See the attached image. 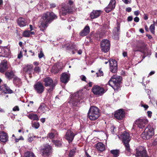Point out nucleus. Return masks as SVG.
Segmentation results:
<instances>
[{
	"instance_id": "30",
	"label": "nucleus",
	"mask_w": 157,
	"mask_h": 157,
	"mask_svg": "<svg viewBox=\"0 0 157 157\" xmlns=\"http://www.w3.org/2000/svg\"><path fill=\"white\" fill-rule=\"evenodd\" d=\"M46 107L44 103H41L38 109V111L40 113H44L46 111Z\"/></svg>"
},
{
	"instance_id": "45",
	"label": "nucleus",
	"mask_w": 157,
	"mask_h": 157,
	"mask_svg": "<svg viewBox=\"0 0 157 157\" xmlns=\"http://www.w3.org/2000/svg\"><path fill=\"white\" fill-rule=\"evenodd\" d=\"M96 74L97 77L102 76L103 75V72L101 70H99L98 72L96 73Z\"/></svg>"
},
{
	"instance_id": "44",
	"label": "nucleus",
	"mask_w": 157,
	"mask_h": 157,
	"mask_svg": "<svg viewBox=\"0 0 157 157\" xmlns=\"http://www.w3.org/2000/svg\"><path fill=\"white\" fill-rule=\"evenodd\" d=\"M56 133H54L52 132L49 133L48 134V136L49 138L51 139H52L54 138L55 135L56 134Z\"/></svg>"
},
{
	"instance_id": "13",
	"label": "nucleus",
	"mask_w": 157,
	"mask_h": 157,
	"mask_svg": "<svg viewBox=\"0 0 157 157\" xmlns=\"http://www.w3.org/2000/svg\"><path fill=\"white\" fill-rule=\"evenodd\" d=\"M34 89L39 94L43 93L44 90V86L43 84L40 82H36L34 86Z\"/></svg>"
},
{
	"instance_id": "22",
	"label": "nucleus",
	"mask_w": 157,
	"mask_h": 157,
	"mask_svg": "<svg viewBox=\"0 0 157 157\" xmlns=\"http://www.w3.org/2000/svg\"><path fill=\"white\" fill-rule=\"evenodd\" d=\"M61 66L58 63H55L52 67L51 72L54 73H57L61 69Z\"/></svg>"
},
{
	"instance_id": "61",
	"label": "nucleus",
	"mask_w": 157,
	"mask_h": 157,
	"mask_svg": "<svg viewBox=\"0 0 157 157\" xmlns=\"http://www.w3.org/2000/svg\"><path fill=\"white\" fill-rule=\"evenodd\" d=\"M134 21L136 22H138L139 21V18L138 17H136L134 18Z\"/></svg>"
},
{
	"instance_id": "17",
	"label": "nucleus",
	"mask_w": 157,
	"mask_h": 157,
	"mask_svg": "<svg viewBox=\"0 0 157 157\" xmlns=\"http://www.w3.org/2000/svg\"><path fill=\"white\" fill-rule=\"evenodd\" d=\"M115 0H111L105 9V11L107 13H109L113 10L115 8Z\"/></svg>"
},
{
	"instance_id": "20",
	"label": "nucleus",
	"mask_w": 157,
	"mask_h": 157,
	"mask_svg": "<svg viewBox=\"0 0 157 157\" xmlns=\"http://www.w3.org/2000/svg\"><path fill=\"white\" fill-rule=\"evenodd\" d=\"M43 81L44 82V85L46 87L50 86L54 84L52 80L50 77H48L44 78Z\"/></svg>"
},
{
	"instance_id": "38",
	"label": "nucleus",
	"mask_w": 157,
	"mask_h": 157,
	"mask_svg": "<svg viewBox=\"0 0 157 157\" xmlns=\"http://www.w3.org/2000/svg\"><path fill=\"white\" fill-rule=\"evenodd\" d=\"M30 31L28 30H25L23 33V36L25 37H29L30 36Z\"/></svg>"
},
{
	"instance_id": "39",
	"label": "nucleus",
	"mask_w": 157,
	"mask_h": 157,
	"mask_svg": "<svg viewBox=\"0 0 157 157\" xmlns=\"http://www.w3.org/2000/svg\"><path fill=\"white\" fill-rule=\"evenodd\" d=\"M41 71L40 68L38 66H36L34 68L33 74L37 73L38 74Z\"/></svg>"
},
{
	"instance_id": "46",
	"label": "nucleus",
	"mask_w": 157,
	"mask_h": 157,
	"mask_svg": "<svg viewBox=\"0 0 157 157\" xmlns=\"http://www.w3.org/2000/svg\"><path fill=\"white\" fill-rule=\"evenodd\" d=\"M49 86L50 87V88L48 90V93H50L52 92L53 89L54 88L55 86V85H52V86Z\"/></svg>"
},
{
	"instance_id": "9",
	"label": "nucleus",
	"mask_w": 157,
	"mask_h": 157,
	"mask_svg": "<svg viewBox=\"0 0 157 157\" xmlns=\"http://www.w3.org/2000/svg\"><path fill=\"white\" fill-rule=\"evenodd\" d=\"M92 91L94 94L98 96L102 95L105 92L103 88L98 85L94 86L92 89Z\"/></svg>"
},
{
	"instance_id": "16",
	"label": "nucleus",
	"mask_w": 157,
	"mask_h": 157,
	"mask_svg": "<svg viewBox=\"0 0 157 157\" xmlns=\"http://www.w3.org/2000/svg\"><path fill=\"white\" fill-rule=\"evenodd\" d=\"M117 26L114 28L113 31V38L116 40L119 39V36L120 30V24L117 22Z\"/></svg>"
},
{
	"instance_id": "6",
	"label": "nucleus",
	"mask_w": 157,
	"mask_h": 157,
	"mask_svg": "<svg viewBox=\"0 0 157 157\" xmlns=\"http://www.w3.org/2000/svg\"><path fill=\"white\" fill-rule=\"evenodd\" d=\"M135 124L140 128H145L148 123V120L145 117H141L136 120Z\"/></svg>"
},
{
	"instance_id": "40",
	"label": "nucleus",
	"mask_w": 157,
	"mask_h": 157,
	"mask_svg": "<svg viewBox=\"0 0 157 157\" xmlns=\"http://www.w3.org/2000/svg\"><path fill=\"white\" fill-rule=\"evenodd\" d=\"M75 150L76 149L74 148L71 150L69 153V156L70 157H72L75 152Z\"/></svg>"
},
{
	"instance_id": "14",
	"label": "nucleus",
	"mask_w": 157,
	"mask_h": 157,
	"mask_svg": "<svg viewBox=\"0 0 157 157\" xmlns=\"http://www.w3.org/2000/svg\"><path fill=\"white\" fill-rule=\"evenodd\" d=\"M110 71L112 73L117 72V62L114 59H111L109 60Z\"/></svg>"
},
{
	"instance_id": "58",
	"label": "nucleus",
	"mask_w": 157,
	"mask_h": 157,
	"mask_svg": "<svg viewBox=\"0 0 157 157\" xmlns=\"http://www.w3.org/2000/svg\"><path fill=\"white\" fill-rule=\"evenodd\" d=\"M153 145H155L157 144V138L155 139L152 142Z\"/></svg>"
},
{
	"instance_id": "29",
	"label": "nucleus",
	"mask_w": 157,
	"mask_h": 157,
	"mask_svg": "<svg viewBox=\"0 0 157 157\" xmlns=\"http://www.w3.org/2000/svg\"><path fill=\"white\" fill-rule=\"evenodd\" d=\"M27 117L30 119L33 120H38L39 118L37 114L34 113L29 114L27 115Z\"/></svg>"
},
{
	"instance_id": "24",
	"label": "nucleus",
	"mask_w": 157,
	"mask_h": 157,
	"mask_svg": "<svg viewBox=\"0 0 157 157\" xmlns=\"http://www.w3.org/2000/svg\"><path fill=\"white\" fill-rule=\"evenodd\" d=\"M17 24L20 27L25 26L27 24L26 20L23 18L20 17L17 20Z\"/></svg>"
},
{
	"instance_id": "18",
	"label": "nucleus",
	"mask_w": 157,
	"mask_h": 157,
	"mask_svg": "<svg viewBox=\"0 0 157 157\" xmlns=\"http://www.w3.org/2000/svg\"><path fill=\"white\" fill-rule=\"evenodd\" d=\"M70 75L66 73H63L60 78L61 81L65 84L67 83L69 80Z\"/></svg>"
},
{
	"instance_id": "31",
	"label": "nucleus",
	"mask_w": 157,
	"mask_h": 157,
	"mask_svg": "<svg viewBox=\"0 0 157 157\" xmlns=\"http://www.w3.org/2000/svg\"><path fill=\"white\" fill-rule=\"evenodd\" d=\"M6 77L9 79H11L14 75V73L12 71L10 72L7 71L5 73Z\"/></svg>"
},
{
	"instance_id": "25",
	"label": "nucleus",
	"mask_w": 157,
	"mask_h": 157,
	"mask_svg": "<svg viewBox=\"0 0 157 157\" xmlns=\"http://www.w3.org/2000/svg\"><path fill=\"white\" fill-rule=\"evenodd\" d=\"M90 32V28L88 26H86L84 29L80 33L81 36H84L88 35Z\"/></svg>"
},
{
	"instance_id": "60",
	"label": "nucleus",
	"mask_w": 157,
	"mask_h": 157,
	"mask_svg": "<svg viewBox=\"0 0 157 157\" xmlns=\"http://www.w3.org/2000/svg\"><path fill=\"white\" fill-rule=\"evenodd\" d=\"M132 9L131 7H128L126 8V10L127 12H130L131 11Z\"/></svg>"
},
{
	"instance_id": "1",
	"label": "nucleus",
	"mask_w": 157,
	"mask_h": 157,
	"mask_svg": "<svg viewBox=\"0 0 157 157\" xmlns=\"http://www.w3.org/2000/svg\"><path fill=\"white\" fill-rule=\"evenodd\" d=\"M56 18V16L52 12H48L44 13L41 19V22L39 25L40 30L44 31L48 26V23Z\"/></svg>"
},
{
	"instance_id": "11",
	"label": "nucleus",
	"mask_w": 157,
	"mask_h": 157,
	"mask_svg": "<svg viewBox=\"0 0 157 157\" xmlns=\"http://www.w3.org/2000/svg\"><path fill=\"white\" fill-rule=\"evenodd\" d=\"M40 151L43 156H48L52 152V147L49 145H46L41 148Z\"/></svg>"
},
{
	"instance_id": "10",
	"label": "nucleus",
	"mask_w": 157,
	"mask_h": 157,
	"mask_svg": "<svg viewBox=\"0 0 157 157\" xmlns=\"http://www.w3.org/2000/svg\"><path fill=\"white\" fill-rule=\"evenodd\" d=\"M72 11V9L71 8H70L69 6L66 5H64L62 6L59 10V14L60 16L61 15L65 16Z\"/></svg>"
},
{
	"instance_id": "23",
	"label": "nucleus",
	"mask_w": 157,
	"mask_h": 157,
	"mask_svg": "<svg viewBox=\"0 0 157 157\" xmlns=\"http://www.w3.org/2000/svg\"><path fill=\"white\" fill-rule=\"evenodd\" d=\"M7 62L6 60H4L3 62L0 64V72L2 73L4 72L7 69Z\"/></svg>"
},
{
	"instance_id": "41",
	"label": "nucleus",
	"mask_w": 157,
	"mask_h": 157,
	"mask_svg": "<svg viewBox=\"0 0 157 157\" xmlns=\"http://www.w3.org/2000/svg\"><path fill=\"white\" fill-rule=\"evenodd\" d=\"M67 5L69 6V7L70 8H71L72 9V8H73L74 6L73 2L71 0H69L68 5Z\"/></svg>"
},
{
	"instance_id": "47",
	"label": "nucleus",
	"mask_w": 157,
	"mask_h": 157,
	"mask_svg": "<svg viewBox=\"0 0 157 157\" xmlns=\"http://www.w3.org/2000/svg\"><path fill=\"white\" fill-rule=\"evenodd\" d=\"M43 4L39 3L37 5V8L38 10H41L43 8Z\"/></svg>"
},
{
	"instance_id": "42",
	"label": "nucleus",
	"mask_w": 157,
	"mask_h": 157,
	"mask_svg": "<svg viewBox=\"0 0 157 157\" xmlns=\"http://www.w3.org/2000/svg\"><path fill=\"white\" fill-rule=\"evenodd\" d=\"M150 31L152 33L154 34L155 33V25L154 24L151 25L149 28Z\"/></svg>"
},
{
	"instance_id": "4",
	"label": "nucleus",
	"mask_w": 157,
	"mask_h": 157,
	"mask_svg": "<svg viewBox=\"0 0 157 157\" xmlns=\"http://www.w3.org/2000/svg\"><path fill=\"white\" fill-rule=\"evenodd\" d=\"M154 134V128L150 125H148L141 134V136L143 139L148 140L151 138Z\"/></svg>"
},
{
	"instance_id": "5",
	"label": "nucleus",
	"mask_w": 157,
	"mask_h": 157,
	"mask_svg": "<svg viewBox=\"0 0 157 157\" xmlns=\"http://www.w3.org/2000/svg\"><path fill=\"white\" fill-rule=\"evenodd\" d=\"M122 79L121 77L114 75L109 80L108 83L109 85L113 88L114 86H117Z\"/></svg>"
},
{
	"instance_id": "59",
	"label": "nucleus",
	"mask_w": 157,
	"mask_h": 157,
	"mask_svg": "<svg viewBox=\"0 0 157 157\" xmlns=\"http://www.w3.org/2000/svg\"><path fill=\"white\" fill-rule=\"evenodd\" d=\"M147 114L148 116L149 117H150L151 116L152 112L150 111H148L147 112Z\"/></svg>"
},
{
	"instance_id": "27",
	"label": "nucleus",
	"mask_w": 157,
	"mask_h": 157,
	"mask_svg": "<svg viewBox=\"0 0 157 157\" xmlns=\"http://www.w3.org/2000/svg\"><path fill=\"white\" fill-rule=\"evenodd\" d=\"M101 11L100 10H93L90 15L91 19H95L98 17L101 14Z\"/></svg>"
},
{
	"instance_id": "49",
	"label": "nucleus",
	"mask_w": 157,
	"mask_h": 157,
	"mask_svg": "<svg viewBox=\"0 0 157 157\" xmlns=\"http://www.w3.org/2000/svg\"><path fill=\"white\" fill-rule=\"evenodd\" d=\"M44 56V55L42 51H40V53L38 54V57L40 59Z\"/></svg>"
},
{
	"instance_id": "51",
	"label": "nucleus",
	"mask_w": 157,
	"mask_h": 157,
	"mask_svg": "<svg viewBox=\"0 0 157 157\" xmlns=\"http://www.w3.org/2000/svg\"><path fill=\"white\" fill-rule=\"evenodd\" d=\"M123 2L126 4H129L131 3V0H122Z\"/></svg>"
},
{
	"instance_id": "63",
	"label": "nucleus",
	"mask_w": 157,
	"mask_h": 157,
	"mask_svg": "<svg viewBox=\"0 0 157 157\" xmlns=\"http://www.w3.org/2000/svg\"><path fill=\"white\" fill-rule=\"evenodd\" d=\"M134 14L136 16H138L139 14V12L138 10L134 12Z\"/></svg>"
},
{
	"instance_id": "50",
	"label": "nucleus",
	"mask_w": 157,
	"mask_h": 157,
	"mask_svg": "<svg viewBox=\"0 0 157 157\" xmlns=\"http://www.w3.org/2000/svg\"><path fill=\"white\" fill-rule=\"evenodd\" d=\"M36 137L38 138V136H33L29 138L28 140L29 142H31L33 140L34 138Z\"/></svg>"
},
{
	"instance_id": "57",
	"label": "nucleus",
	"mask_w": 157,
	"mask_h": 157,
	"mask_svg": "<svg viewBox=\"0 0 157 157\" xmlns=\"http://www.w3.org/2000/svg\"><path fill=\"white\" fill-rule=\"evenodd\" d=\"M51 8H54L56 6V4L54 3H51L50 4Z\"/></svg>"
},
{
	"instance_id": "48",
	"label": "nucleus",
	"mask_w": 157,
	"mask_h": 157,
	"mask_svg": "<svg viewBox=\"0 0 157 157\" xmlns=\"http://www.w3.org/2000/svg\"><path fill=\"white\" fill-rule=\"evenodd\" d=\"M142 107H143L145 110L147 109L148 108V106L147 105L144 104L143 102L141 101L140 103Z\"/></svg>"
},
{
	"instance_id": "43",
	"label": "nucleus",
	"mask_w": 157,
	"mask_h": 157,
	"mask_svg": "<svg viewBox=\"0 0 157 157\" xmlns=\"http://www.w3.org/2000/svg\"><path fill=\"white\" fill-rule=\"evenodd\" d=\"M39 126V123L38 122H34L32 124V126L36 129L38 128Z\"/></svg>"
},
{
	"instance_id": "37",
	"label": "nucleus",
	"mask_w": 157,
	"mask_h": 157,
	"mask_svg": "<svg viewBox=\"0 0 157 157\" xmlns=\"http://www.w3.org/2000/svg\"><path fill=\"white\" fill-rule=\"evenodd\" d=\"M24 71L29 74H30L32 71V69L31 67L27 66L24 68Z\"/></svg>"
},
{
	"instance_id": "21",
	"label": "nucleus",
	"mask_w": 157,
	"mask_h": 157,
	"mask_svg": "<svg viewBox=\"0 0 157 157\" xmlns=\"http://www.w3.org/2000/svg\"><path fill=\"white\" fill-rule=\"evenodd\" d=\"M136 156V157H148L146 150L144 149L142 151L137 150Z\"/></svg>"
},
{
	"instance_id": "56",
	"label": "nucleus",
	"mask_w": 157,
	"mask_h": 157,
	"mask_svg": "<svg viewBox=\"0 0 157 157\" xmlns=\"http://www.w3.org/2000/svg\"><path fill=\"white\" fill-rule=\"evenodd\" d=\"M115 127L114 126H112L111 128V130L112 133L114 134L115 132Z\"/></svg>"
},
{
	"instance_id": "35",
	"label": "nucleus",
	"mask_w": 157,
	"mask_h": 157,
	"mask_svg": "<svg viewBox=\"0 0 157 157\" xmlns=\"http://www.w3.org/2000/svg\"><path fill=\"white\" fill-rule=\"evenodd\" d=\"M110 152L113 154L115 157H117L119 156V150H113L110 151Z\"/></svg>"
},
{
	"instance_id": "62",
	"label": "nucleus",
	"mask_w": 157,
	"mask_h": 157,
	"mask_svg": "<svg viewBox=\"0 0 157 157\" xmlns=\"http://www.w3.org/2000/svg\"><path fill=\"white\" fill-rule=\"evenodd\" d=\"M133 18L132 16H130L128 17L127 20L128 21H131L132 20Z\"/></svg>"
},
{
	"instance_id": "36",
	"label": "nucleus",
	"mask_w": 157,
	"mask_h": 157,
	"mask_svg": "<svg viewBox=\"0 0 157 157\" xmlns=\"http://www.w3.org/2000/svg\"><path fill=\"white\" fill-rule=\"evenodd\" d=\"M9 51L8 48H3L0 47V55L1 54H7V53L6 52L7 51Z\"/></svg>"
},
{
	"instance_id": "3",
	"label": "nucleus",
	"mask_w": 157,
	"mask_h": 157,
	"mask_svg": "<svg viewBox=\"0 0 157 157\" xmlns=\"http://www.w3.org/2000/svg\"><path fill=\"white\" fill-rule=\"evenodd\" d=\"M121 138L122 139L124 144L126 150L128 152V155H130V149L129 142L131 140V138L129 133L124 132L121 135Z\"/></svg>"
},
{
	"instance_id": "53",
	"label": "nucleus",
	"mask_w": 157,
	"mask_h": 157,
	"mask_svg": "<svg viewBox=\"0 0 157 157\" xmlns=\"http://www.w3.org/2000/svg\"><path fill=\"white\" fill-rule=\"evenodd\" d=\"M81 79L83 81H86V78L84 75H82L80 76Z\"/></svg>"
},
{
	"instance_id": "2",
	"label": "nucleus",
	"mask_w": 157,
	"mask_h": 157,
	"mask_svg": "<svg viewBox=\"0 0 157 157\" xmlns=\"http://www.w3.org/2000/svg\"><path fill=\"white\" fill-rule=\"evenodd\" d=\"M99 109L95 106H91L88 112V116L91 120L94 121L97 119L99 116Z\"/></svg>"
},
{
	"instance_id": "52",
	"label": "nucleus",
	"mask_w": 157,
	"mask_h": 157,
	"mask_svg": "<svg viewBox=\"0 0 157 157\" xmlns=\"http://www.w3.org/2000/svg\"><path fill=\"white\" fill-rule=\"evenodd\" d=\"M23 57V54L22 52L20 51L18 55L17 58L20 59Z\"/></svg>"
},
{
	"instance_id": "7",
	"label": "nucleus",
	"mask_w": 157,
	"mask_h": 157,
	"mask_svg": "<svg viewBox=\"0 0 157 157\" xmlns=\"http://www.w3.org/2000/svg\"><path fill=\"white\" fill-rule=\"evenodd\" d=\"M77 133V132L74 129H68L66 133L65 138L70 143L72 142L74 137Z\"/></svg>"
},
{
	"instance_id": "28",
	"label": "nucleus",
	"mask_w": 157,
	"mask_h": 157,
	"mask_svg": "<svg viewBox=\"0 0 157 157\" xmlns=\"http://www.w3.org/2000/svg\"><path fill=\"white\" fill-rule=\"evenodd\" d=\"M97 150L100 152H102L105 150V146L102 143L100 142L97 143L95 145Z\"/></svg>"
},
{
	"instance_id": "19",
	"label": "nucleus",
	"mask_w": 157,
	"mask_h": 157,
	"mask_svg": "<svg viewBox=\"0 0 157 157\" xmlns=\"http://www.w3.org/2000/svg\"><path fill=\"white\" fill-rule=\"evenodd\" d=\"M1 90L5 92V93L6 94H11L13 92V91L5 84H4L1 86H0V91Z\"/></svg>"
},
{
	"instance_id": "15",
	"label": "nucleus",
	"mask_w": 157,
	"mask_h": 157,
	"mask_svg": "<svg viewBox=\"0 0 157 157\" xmlns=\"http://www.w3.org/2000/svg\"><path fill=\"white\" fill-rule=\"evenodd\" d=\"M124 111L122 109H118L115 112L114 116L117 119L122 120L125 117Z\"/></svg>"
},
{
	"instance_id": "55",
	"label": "nucleus",
	"mask_w": 157,
	"mask_h": 157,
	"mask_svg": "<svg viewBox=\"0 0 157 157\" xmlns=\"http://www.w3.org/2000/svg\"><path fill=\"white\" fill-rule=\"evenodd\" d=\"M24 138L22 136H20L19 138L18 139H16L15 140V141L16 142H18L20 140H23Z\"/></svg>"
},
{
	"instance_id": "64",
	"label": "nucleus",
	"mask_w": 157,
	"mask_h": 157,
	"mask_svg": "<svg viewBox=\"0 0 157 157\" xmlns=\"http://www.w3.org/2000/svg\"><path fill=\"white\" fill-rule=\"evenodd\" d=\"M155 72L154 71H152L150 72L149 73L148 75V76H151L153 74H154L155 73Z\"/></svg>"
},
{
	"instance_id": "12",
	"label": "nucleus",
	"mask_w": 157,
	"mask_h": 157,
	"mask_svg": "<svg viewBox=\"0 0 157 157\" xmlns=\"http://www.w3.org/2000/svg\"><path fill=\"white\" fill-rule=\"evenodd\" d=\"M110 44L107 39L103 40L101 42V50L105 53L108 52L109 50Z\"/></svg>"
},
{
	"instance_id": "8",
	"label": "nucleus",
	"mask_w": 157,
	"mask_h": 157,
	"mask_svg": "<svg viewBox=\"0 0 157 157\" xmlns=\"http://www.w3.org/2000/svg\"><path fill=\"white\" fill-rule=\"evenodd\" d=\"M79 95L78 93H76L71 95L69 103L73 106H77L80 102L79 99Z\"/></svg>"
},
{
	"instance_id": "34",
	"label": "nucleus",
	"mask_w": 157,
	"mask_h": 157,
	"mask_svg": "<svg viewBox=\"0 0 157 157\" xmlns=\"http://www.w3.org/2000/svg\"><path fill=\"white\" fill-rule=\"evenodd\" d=\"M24 157H36V156L33 152L28 151L25 153Z\"/></svg>"
},
{
	"instance_id": "32",
	"label": "nucleus",
	"mask_w": 157,
	"mask_h": 157,
	"mask_svg": "<svg viewBox=\"0 0 157 157\" xmlns=\"http://www.w3.org/2000/svg\"><path fill=\"white\" fill-rule=\"evenodd\" d=\"M52 142L55 144V146L58 147H61L62 145L61 140H52Z\"/></svg>"
},
{
	"instance_id": "26",
	"label": "nucleus",
	"mask_w": 157,
	"mask_h": 157,
	"mask_svg": "<svg viewBox=\"0 0 157 157\" xmlns=\"http://www.w3.org/2000/svg\"><path fill=\"white\" fill-rule=\"evenodd\" d=\"M8 140V136L6 133L2 132H0V140L2 142H5Z\"/></svg>"
},
{
	"instance_id": "54",
	"label": "nucleus",
	"mask_w": 157,
	"mask_h": 157,
	"mask_svg": "<svg viewBox=\"0 0 157 157\" xmlns=\"http://www.w3.org/2000/svg\"><path fill=\"white\" fill-rule=\"evenodd\" d=\"M13 110L14 111H18L19 110V109L18 106H15L13 108Z\"/></svg>"
},
{
	"instance_id": "33",
	"label": "nucleus",
	"mask_w": 157,
	"mask_h": 157,
	"mask_svg": "<svg viewBox=\"0 0 157 157\" xmlns=\"http://www.w3.org/2000/svg\"><path fill=\"white\" fill-rule=\"evenodd\" d=\"M13 82L16 85L19 86V85L21 83V79L17 77L14 78L13 80Z\"/></svg>"
}]
</instances>
